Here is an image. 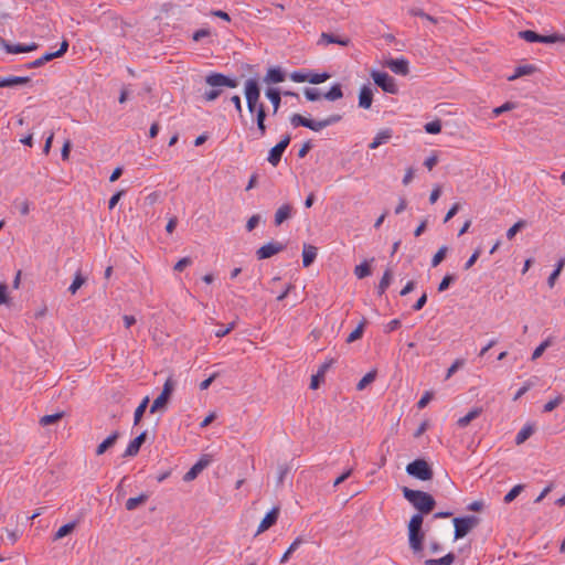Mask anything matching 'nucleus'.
<instances>
[{"mask_svg": "<svg viewBox=\"0 0 565 565\" xmlns=\"http://www.w3.org/2000/svg\"><path fill=\"white\" fill-rule=\"evenodd\" d=\"M479 256H480V248L476 249L475 253L467 260V263L465 264V269L466 270L470 269L475 265V263L478 260Z\"/></svg>", "mask_w": 565, "mask_h": 565, "instance_id": "0e129e2a", "label": "nucleus"}, {"mask_svg": "<svg viewBox=\"0 0 565 565\" xmlns=\"http://www.w3.org/2000/svg\"><path fill=\"white\" fill-rule=\"evenodd\" d=\"M317 257V247L305 244L302 250V264L303 267H309Z\"/></svg>", "mask_w": 565, "mask_h": 565, "instance_id": "5701e85b", "label": "nucleus"}, {"mask_svg": "<svg viewBox=\"0 0 565 565\" xmlns=\"http://www.w3.org/2000/svg\"><path fill=\"white\" fill-rule=\"evenodd\" d=\"M63 417V413H55L52 415H44L40 418V425L45 427L57 423Z\"/></svg>", "mask_w": 565, "mask_h": 565, "instance_id": "4c0bfd02", "label": "nucleus"}, {"mask_svg": "<svg viewBox=\"0 0 565 565\" xmlns=\"http://www.w3.org/2000/svg\"><path fill=\"white\" fill-rule=\"evenodd\" d=\"M235 328V322H231L226 328H221L215 331L216 338H223L228 334Z\"/></svg>", "mask_w": 565, "mask_h": 565, "instance_id": "e2e57ef3", "label": "nucleus"}, {"mask_svg": "<svg viewBox=\"0 0 565 565\" xmlns=\"http://www.w3.org/2000/svg\"><path fill=\"white\" fill-rule=\"evenodd\" d=\"M455 561V554L448 553L444 557L437 559H426V565H451Z\"/></svg>", "mask_w": 565, "mask_h": 565, "instance_id": "c9c22d12", "label": "nucleus"}, {"mask_svg": "<svg viewBox=\"0 0 565 565\" xmlns=\"http://www.w3.org/2000/svg\"><path fill=\"white\" fill-rule=\"evenodd\" d=\"M479 524V518L476 515H468L463 518H455V539H462L466 536L473 527Z\"/></svg>", "mask_w": 565, "mask_h": 565, "instance_id": "20e7f679", "label": "nucleus"}, {"mask_svg": "<svg viewBox=\"0 0 565 565\" xmlns=\"http://www.w3.org/2000/svg\"><path fill=\"white\" fill-rule=\"evenodd\" d=\"M463 364H465V360H461V359L456 360L451 364V366L448 369L447 374H446V379H449L457 370L462 367Z\"/></svg>", "mask_w": 565, "mask_h": 565, "instance_id": "13d9d810", "label": "nucleus"}, {"mask_svg": "<svg viewBox=\"0 0 565 565\" xmlns=\"http://www.w3.org/2000/svg\"><path fill=\"white\" fill-rule=\"evenodd\" d=\"M455 278H456V277H455L454 275H450V274L446 275V276L443 278V280H441V282L439 284V286H438V291H439V292L445 291V290L449 287V285L455 280Z\"/></svg>", "mask_w": 565, "mask_h": 565, "instance_id": "4d7b16f0", "label": "nucleus"}, {"mask_svg": "<svg viewBox=\"0 0 565 565\" xmlns=\"http://www.w3.org/2000/svg\"><path fill=\"white\" fill-rule=\"evenodd\" d=\"M393 136V130L391 128H385L380 130L374 137L373 141L369 145L370 149H376L380 146L390 141Z\"/></svg>", "mask_w": 565, "mask_h": 565, "instance_id": "dca6fc26", "label": "nucleus"}, {"mask_svg": "<svg viewBox=\"0 0 565 565\" xmlns=\"http://www.w3.org/2000/svg\"><path fill=\"white\" fill-rule=\"evenodd\" d=\"M385 66L398 75H406L408 72V62L405 58H390L385 62Z\"/></svg>", "mask_w": 565, "mask_h": 565, "instance_id": "f8f14e48", "label": "nucleus"}, {"mask_svg": "<svg viewBox=\"0 0 565 565\" xmlns=\"http://www.w3.org/2000/svg\"><path fill=\"white\" fill-rule=\"evenodd\" d=\"M124 193H125V191H124V190H121V191H118L117 193H115V194L110 198V200H109V202H108V207H109V210H113V209L116 206V204L118 203V201L120 200V198L124 195Z\"/></svg>", "mask_w": 565, "mask_h": 565, "instance_id": "774afa93", "label": "nucleus"}, {"mask_svg": "<svg viewBox=\"0 0 565 565\" xmlns=\"http://www.w3.org/2000/svg\"><path fill=\"white\" fill-rule=\"evenodd\" d=\"M302 539L297 537L285 552V554L280 558V563H286L289 559V556L302 544Z\"/></svg>", "mask_w": 565, "mask_h": 565, "instance_id": "58836bf2", "label": "nucleus"}, {"mask_svg": "<svg viewBox=\"0 0 565 565\" xmlns=\"http://www.w3.org/2000/svg\"><path fill=\"white\" fill-rule=\"evenodd\" d=\"M392 271L390 269H386L377 287L379 295H383L385 292V290L388 288L392 281Z\"/></svg>", "mask_w": 565, "mask_h": 565, "instance_id": "72a5a7b5", "label": "nucleus"}, {"mask_svg": "<svg viewBox=\"0 0 565 565\" xmlns=\"http://www.w3.org/2000/svg\"><path fill=\"white\" fill-rule=\"evenodd\" d=\"M406 471L408 475L414 476L419 480H424V458H418L408 463Z\"/></svg>", "mask_w": 565, "mask_h": 565, "instance_id": "6ab92c4d", "label": "nucleus"}, {"mask_svg": "<svg viewBox=\"0 0 565 565\" xmlns=\"http://www.w3.org/2000/svg\"><path fill=\"white\" fill-rule=\"evenodd\" d=\"M534 433V429L531 425L524 426L516 435L515 437V444L521 445L525 440H527L532 434Z\"/></svg>", "mask_w": 565, "mask_h": 565, "instance_id": "473e14b6", "label": "nucleus"}, {"mask_svg": "<svg viewBox=\"0 0 565 565\" xmlns=\"http://www.w3.org/2000/svg\"><path fill=\"white\" fill-rule=\"evenodd\" d=\"M149 499V495L146 494V493H141L140 495L136 497V498H129L127 501H126V509L128 511H134L136 510L138 507L145 504Z\"/></svg>", "mask_w": 565, "mask_h": 565, "instance_id": "cd10ccee", "label": "nucleus"}, {"mask_svg": "<svg viewBox=\"0 0 565 565\" xmlns=\"http://www.w3.org/2000/svg\"><path fill=\"white\" fill-rule=\"evenodd\" d=\"M259 221L260 216L258 214L250 216L246 223V230L252 232L258 225Z\"/></svg>", "mask_w": 565, "mask_h": 565, "instance_id": "680f3d73", "label": "nucleus"}, {"mask_svg": "<svg viewBox=\"0 0 565 565\" xmlns=\"http://www.w3.org/2000/svg\"><path fill=\"white\" fill-rule=\"evenodd\" d=\"M365 324H366V320L363 319L359 323V326L349 334V337L347 338V342L352 343V342L359 340L360 338H362Z\"/></svg>", "mask_w": 565, "mask_h": 565, "instance_id": "f704fd0d", "label": "nucleus"}, {"mask_svg": "<svg viewBox=\"0 0 565 565\" xmlns=\"http://www.w3.org/2000/svg\"><path fill=\"white\" fill-rule=\"evenodd\" d=\"M525 226H526V221H524V220H520V221H518L514 225H512V226L508 230V232H507V238H508V239H510V241H511V239H513V238H514V236L516 235V233H518L519 231H521L522 228H524Z\"/></svg>", "mask_w": 565, "mask_h": 565, "instance_id": "c03bdc74", "label": "nucleus"}, {"mask_svg": "<svg viewBox=\"0 0 565 565\" xmlns=\"http://www.w3.org/2000/svg\"><path fill=\"white\" fill-rule=\"evenodd\" d=\"M353 472V468L347 469L342 475H340L333 482V487H338L342 482H344L348 478L351 477Z\"/></svg>", "mask_w": 565, "mask_h": 565, "instance_id": "052dcab7", "label": "nucleus"}, {"mask_svg": "<svg viewBox=\"0 0 565 565\" xmlns=\"http://www.w3.org/2000/svg\"><path fill=\"white\" fill-rule=\"evenodd\" d=\"M294 214V207L289 203H285L278 207L275 213L274 223L276 226L281 225L285 221L289 220Z\"/></svg>", "mask_w": 565, "mask_h": 565, "instance_id": "ddd939ff", "label": "nucleus"}, {"mask_svg": "<svg viewBox=\"0 0 565 565\" xmlns=\"http://www.w3.org/2000/svg\"><path fill=\"white\" fill-rule=\"evenodd\" d=\"M440 194H441V185L437 184L434 186V189L429 195V202L431 204L436 203L438 198L440 196Z\"/></svg>", "mask_w": 565, "mask_h": 565, "instance_id": "338daca9", "label": "nucleus"}, {"mask_svg": "<svg viewBox=\"0 0 565 565\" xmlns=\"http://www.w3.org/2000/svg\"><path fill=\"white\" fill-rule=\"evenodd\" d=\"M191 264L192 259L190 257H183L174 265V270L182 271L185 267L190 266Z\"/></svg>", "mask_w": 565, "mask_h": 565, "instance_id": "bf43d9fd", "label": "nucleus"}, {"mask_svg": "<svg viewBox=\"0 0 565 565\" xmlns=\"http://www.w3.org/2000/svg\"><path fill=\"white\" fill-rule=\"evenodd\" d=\"M0 46L9 54L29 53L35 51L39 47V45L34 42L30 44H11L3 38H0Z\"/></svg>", "mask_w": 565, "mask_h": 565, "instance_id": "6e6552de", "label": "nucleus"}, {"mask_svg": "<svg viewBox=\"0 0 565 565\" xmlns=\"http://www.w3.org/2000/svg\"><path fill=\"white\" fill-rule=\"evenodd\" d=\"M289 143L290 136L286 135L275 147L270 149L267 160L273 167L278 166V163L281 160L282 153L285 152Z\"/></svg>", "mask_w": 565, "mask_h": 565, "instance_id": "0eeeda50", "label": "nucleus"}, {"mask_svg": "<svg viewBox=\"0 0 565 565\" xmlns=\"http://www.w3.org/2000/svg\"><path fill=\"white\" fill-rule=\"evenodd\" d=\"M372 78L384 92L390 94H395L397 92L395 79L387 73L374 71L372 72Z\"/></svg>", "mask_w": 565, "mask_h": 565, "instance_id": "423d86ee", "label": "nucleus"}, {"mask_svg": "<svg viewBox=\"0 0 565 565\" xmlns=\"http://www.w3.org/2000/svg\"><path fill=\"white\" fill-rule=\"evenodd\" d=\"M541 43H565V34L554 33L551 35H541Z\"/></svg>", "mask_w": 565, "mask_h": 565, "instance_id": "ea45409f", "label": "nucleus"}, {"mask_svg": "<svg viewBox=\"0 0 565 565\" xmlns=\"http://www.w3.org/2000/svg\"><path fill=\"white\" fill-rule=\"evenodd\" d=\"M308 118L299 115V114H294L291 117H290V124L294 126V127H299V126H302V127H306L307 128V125H308Z\"/></svg>", "mask_w": 565, "mask_h": 565, "instance_id": "603ef678", "label": "nucleus"}, {"mask_svg": "<svg viewBox=\"0 0 565 565\" xmlns=\"http://www.w3.org/2000/svg\"><path fill=\"white\" fill-rule=\"evenodd\" d=\"M536 71V67L532 64L521 65L515 68V72L508 77V81L512 82L519 77L531 75Z\"/></svg>", "mask_w": 565, "mask_h": 565, "instance_id": "b1692460", "label": "nucleus"}, {"mask_svg": "<svg viewBox=\"0 0 565 565\" xmlns=\"http://www.w3.org/2000/svg\"><path fill=\"white\" fill-rule=\"evenodd\" d=\"M285 248V246L279 242H270L268 244L263 245L260 248L257 249L256 255L258 259H266L269 258L279 252H281Z\"/></svg>", "mask_w": 565, "mask_h": 565, "instance_id": "9d476101", "label": "nucleus"}, {"mask_svg": "<svg viewBox=\"0 0 565 565\" xmlns=\"http://www.w3.org/2000/svg\"><path fill=\"white\" fill-rule=\"evenodd\" d=\"M205 83L212 87L211 90L204 93L203 97L206 102L215 100L222 93V87L235 88L238 85L236 78L228 77L222 73H210L205 77Z\"/></svg>", "mask_w": 565, "mask_h": 565, "instance_id": "f03ea898", "label": "nucleus"}, {"mask_svg": "<svg viewBox=\"0 0 565 565\" xmlns=\"http://www.w3.org/2000/svg\"><path fill=\"white\" fill-rule=\"evenodd\" d=\"M438 162V152L434 151L428 158H426V168L431 170Z\"/></svg>", "mask_w": 565, "mask_h": 565, "instance_id": "69168bd1", "label": "nucleus"}, {"mask_svg": "<svg viewBox=\"0 0 565 565\" xmlns=\"http://www.w3.org/2000/svg\"><path fill=\"white\" fill-rule=\"evenodd\" d=\"M564 401V396L558 394L555 398L548 401L544 407H543V412L545 413H548V412H552L553 409H555L558 405H561Z\"/></svg>", "mask_w": 565, "mask_h": 565, "instance_id": "09e8293b", "label": "nucleus"}, {"mask_svg": "<svg viewBox=\"0 0 565 565\" xmlns=\"http://www.w3.org/2000/svg\"><path fill=\"white\" fill-rule=\"evenodd\" d=\"M285 81V73L280 67L268 68L264 82L266 84H278Z\"/></svg>", "mask_w": 565, "mask_h": 565, "instance_id": "f3484780", "label": "nucleus"}, {"mask_svg": "<svg viewBox=\"0 0 565 565\" xmlns=\"http://www.w3.org/2000/svg\"><path fill=\"white\" fill-rule=\"evenodd\" d=\"M30 82V78L26 76H10L2 78L0 77V87H11L14 85H23Z\"/></svg>", "mask_w": 565, "mask_h": 565, "instance_id": "393cba45", "label": "nucleus"}, {"mask_svg": "<svg viewBox=\"0 0 565 565\" xmlns=\"http://www.w3.org/2000/svg\"><path fill=\"white\" fill-rule=\"evenodd\" d=\"M146 431L141 433L139 436H137L136 438H134L127 446L125 452H124V457H134L136 456L139 450H140V447L141 445L145 443L146 440Z\"/></svg>", "mask_w": 565, "mask_h": 565, "instance_id": "2eb2a0df", "label": "nucleus"}, {"mask_svg": "<svg viewBox=\"0 0 565 565\" xmlns=\"http://www.w3.org/2000/svg\"><path fill=\"white\" fill-rule=\"evenodd\" d=\"M175 387V381L172 377H168L163 384V388L161 394L153 401L150 413H156L162 408H164L171 397Z\"/></svg>", "mask_w": 565, "mask_h": 565, "instance_id": "39448f33", "label": "nucleus"}, {"mask_svg": "<svg viewBox=\"0 0 565 565\" xmlns=\"http://www.w3.org/2000/svg\"><path fill=\"white\" fill-rule=\"evenodd\" d=\"M119 434L118 431L113 433L110 436H108L102 444L98 445L96 449V455L100 456L103 455L108 448L115 445Z\"/></svg>", "mask_w": 565, "mask_h": 565, "instance_id": "c85d7f7f", "label": "nucleus"}, {"mask_svg": "<svg viewBox=\"0 0 565 565\" xmlns=\"http://www.w3.org/2000/svg\"><path fill=\"white\" fill-rule=\"evenodd\" d=\"M482 413V408L481 407H475L472 408L466 416L463 417H460L458 420H457V425L459 427H466L468 426L473 419H476L477 417L480 416V414Z\"/></svg>", "mask_w": 565, "mask_h": 565, "instance_id": "bb28decb", "label": "nucleus"}, {"mask_svg": "<svg viewBox=\"0 0 565 565\" xmlns=\"http://www.w3.org/2000/svg\"><path fill=\"white\" fill-rule=\"evenodd\" d=\"M279 515V508H273L262 520V522L258 525L256 535L267 531L269 527H271L274 524H276Z\"/></svg>", "mask_w": 565, "mask_h": 565, "instance_id": "9b49d317", "label": "nucleus"}, {"mask_svg": "<svg viewBox=\"0 0 565 565\" xmlns=\"http://www.w3.org/2000/svg\"><path fill=\"white\" fill-rule=\"evenodd\" d=\"M402 490L405 499L418 510V513L413 515L408 523L409 546L417 553L422 551L423 535H420V529L424 522V491L412 490L407 487H403Z\"/></svg>", "mask_w": 565, "mask_h": 565, "instance_id": "f257e3e1", "label": "nucleus"}, {"mask_svg": "<svg viewBox=\"0 0 565 565\" xmlns=\"http://www.w3.org/2000/svg\"><path fill=\"white\" fill-rule=\"evenodd\" d=\"M514 107H515V105L513 103L507 102L503 105H501L500 107L494 108L493 109V115L495 117H498V116H500L501 114H503L505 111L512 110Z\"/></svg>", "mask_w": 565, "mask_h": 565, "instance_id": "5fc2aeb1", "label": "nucleus"}, {"mask_svg": "<svg viewBox=\"0 0 565 565\" xmlns=\"http://www.w3.org/2000/svg\"><path fill=\"white\" fill-rule=\"evenodd\" d=\"M85 278L78 271L76 273L73 282L71 284L68 290L72 295L76 294V291L84 285Z\"/></svg>", "mask_w": 565, "mask_h": 565, "instance_id": "a18cd8bd", "label": "nucleus"}, {"mask_svg": "<svg viewBox=\"0 0 565 565\" xmlns=\"http://www.w3.org/2000/svg\"><path fill=\"white\" fill-rule=\"evenodd\" d=\"M149 396H146L141 403L138 405V407L136 408L135 411V414H134V425H138L148 407V404H149Z\"/></svg>", "mask_w": 565, "mask_h": 565, "instance_id": "7c9ffc66", "label": "nucleus"}, {"mask_svg": "<svg viewBox=\"0 0 565 565\" xmlns=\"http://www.w3.org/2000/svg\"><path fill=\"white\" fill-rule=\"evenodd\" d=\"M76 526V522H70L67 524L62 525L54 534L53 540L57 541L63 539L64 536L71 534Z\"/></svg>", "mask_w": 565, "mask_h": 565, "instance_id": "2f4dec72", "label": "nucleus"}, {"mask_svg": "<svg viewBox=\"0 0 565 565\" xmlns=\"http://www.w3.org/2000/svg\"><path fill=\"white\" fill-rule=\"evenodd\" d=\"M289 77L295 83H303L308 82L309 74H306L303 72H292Z\"/></svg>", "mask_w": 565, "mask_h": 565, "instance_id": "6e6d98bb", "label": "nucleus"}, {"mask_svg": "<svg viewBox=\"0 0 565 565\" xmlns=\"http://www.w3.org/2000/svg\"><path fill=\"white\" fill-rule=\"evenodd\" d=\"M376 377V371L373 370V371H370L369 373H366L360 381L359 383L356 384V388L359 391H362L364 390L369 384L373 383V381L375 380Z\"/></svg>", "mask_w": 565, "mask_h": 565, "instance_id": "e433bc0d", "label": "nucleus"}, {"mask_svg": "<svg viewBox=\"0 0 565 565\" xmlns=\"http://www.w3.org/2000/svg\"><path fill=\"white\" fill-rule=\"evenodd\" d=\"M319 43H326V44L335 43V44H339L342 46H348L350 44V39L334 35L332 33L323 32L320 35Z\"/></svg>", "mask_w": 565, "mask_h": 565, "instance_id": "aec40b11", "label": "nucleus"}, {"mask_svg": "<svg viewBox=\"0 0 565 565\" xmlns=\"http://www.w3.org/2000/svg\"><path fill=\"white\" fill-rule=\"evenodd\" d=\"M210 460L207 458H201L196 463H194L189 471L183 476V480L185 482L194 480L199 473L207 467Z\"/></svg>", "mask_w": 565, "mask_h": 565, "instance_id": "4468645a", "label": "nucleus"}, {"mask_svg": "<svg viewBox=\"0 0 565 565\" xmlns=\"http://www.w3.org/2000/svg\"><path fill=\"white\" fill-rule=\"evenodd\" d=\"M265 95L273 104V115H276L279 110L280 103H281L279 89L269 87V88H267Z\"/></svg>", "mask_w": 565, "mask_h": 565, "instance_id": "4be33fe9", "label": "nucleus"}, {"mask_svg": "<svg viewBox=\"0 0 565 565\" xmlns=\"http://www.w3.org/2000/svg\"><path fill=\"white\" fill-rule=\"evenodd\" d=\"M256 114V124H257V130H258V137H264L266 135L267 128L265 125L266 120V110L265 105L259 104Z\"/></svg>", "mask_w": 565, "mask_h": 565, "instance_id": "412c9836", "label": "nucleus"}, {"mask_svg": "<svg viewBox=\"0 0 565 565\" xmlns=\"http://www.w3.org/2000/svg\"><path fill=\"white\" fill-rule=\"evenodd\" d=\"M447 250L448 248L446 246L439 248V250L434 255L431 259L433 267L438 266L445 259Z\"/></svg>", "mask_w": 565, "mask_h": 565, "instance_id": "3c124183", "label": "nucleus"}, {"mask_svg": "<svg viewBox=\"0 0 565 565\" xmlns=\"http://www.w3.org/2000/svg\"><path fill=\"white\" fill-rule=\"evenodd\" d=\"M524 489L523 484H516L505 495H504V503H511Z\"/></svg>", "mask_w": 565, "mask_h": 565, "instance_id": "79ce46f5", "label": "nucleus"}, {"mask_svg": "<svg viewBox=\"0 0 565 565\" xmlns=\"http://www.w3.org/2000/svg\"><path fill=\"white\" fill-rule=\"evenodd\" d=\"M354 274L355 276L359 278V279H362V278H365L367 277L369 275H371V268H370V265L364 262L360 265H358L355 268H354Z\"/></svg>", "mask_w": 565, "mask_h": 565, "instance_id": "a19ab883", "label": "nucleus"}, {"mask_svg": "<svg viewBox=\"0 0 565 565\" xmlns=\"http://www.w3.org/2000/svg\"><path fill=\"white\" fill-rule=\"evenodd\" d=\"M330 76L331 75L329 73H312V74H309L308 82L311 84H321V83L326 82L327 79H329Z\"/></svg>", "mask_w": 565, "mask_h": 565, "instance_id": "8fccbe9b", "label": "nucleus"}, {"mask_svg": "<svg viewBox=\"0 0 565 565\" xmlns=\"http://www.w3.org/2000/svg\"><path fill=\"white\" fill-rule=\"evenodd\" d=\"M342 119V116L339 114L330 115L329 117L321 119V120H308L307 128L313 130V131H320L326 127H329L331 125H334L339 122Z\"/></svg>", "mask_w": 565, "mask_h": 565, "instance_id": "1a4fd4ad", "label": "nucleus"}, {"mask_svg": "<svg viewBox=\"0 0 565 565\" xmlns=\"http://www.w3.org/2000/svg\"><path fill=\"white\" fill-rule=\"evenodd\" d=\"M327 100L334 102L343 97L342 87L340 84H334L331 88L323 95Z\"/></svg>", "mask_w": 565, "mask_h": 565, "instance_id": "c756f323", "label": "nucleus"}, {"mask_svg": "<svg viewBox=\"0 0 565 565\" xmlns=\"http://www.w3.org/2000/svg\"><path fill=\"white\" fill-rule=\"evenodd\" d=\"M245 97L247 103V108L250 114L257 111L259 106V97L260 89L258 86V82L254 78H249L245 82Z\"/></svg>", "mask_w": 565, "mask_h": 565, "instance_id": "7ed1b4c3", "label": "nucleus"}, {"mask_svg": "<svg viewBox=\"0 0 565 565\" xmlns=\"http://www.w3.org/2000/svg\"><path fill=\"white\" fill-rule=\"evenodd\" d=\"M552 345V339L551 338H547L546 340H544L532 353V360H537L539 358L542 356V354L544 353V351Z\"/></svg>", "mask_w": 565, "mask_h": 565, "instance_id": "37998d69", "label": "nucleus"}, {"mask_svg": "<svg viewBox=\"0 0 565 565\" xmlns=\"http://www.w3.org/2000/svg\"><path fill=\"white\" fill-rule=\"evenodd\" d=\"M373 102V90L370 86H362L359 94V106L364 109H369Z\"/></svg>", "mask_w": 565, "mask_h": 565, "instance_id": "a211bd4d", "label": "nucleus"}, {"mask_svg": "<svg viewBox=\"0 0 565 565\" xmlns=\"http://www.w3.org/2000/svg\"><path fill=\"white\" fill-rule=\"evenodd\" d=\"M67 49H68V42L66 40H64L61 43V46H60V49L57 51L45 53L44 55H42L40 57L41 61H42V64L44 65L46 62H50L53 58H56V57H60V56L64 55L66 53Z\"/></svg>", "mask_w": 565, "mask_h": 565, "instance_id": "a878e982", "label": "nucleus"}, {"mask_svg": "<svg viewBox=\"0 0 565 565\" xmlns=\"http://www.w3.org/2000/svg\"><path fill=\"white\" fill-rule=\"evenodd\" d=\"M441 120L440 119H434L429 122H426V134H439L441 131Z\"/></svg>", "mask_w": 565, "mask_h": 565, "instance_id": "49530a36", "label": "nucleus"}, {"mask_svg": "<svg viewBox=\"0 0 565 565\" xmlns=\"http://www.w3.org/2000/svg\"><path fill=\"white\" fill-rule=\"evenodd\" d=\"M305 96L310 102H316L321 98V94L317 88H306Z\"/></svg>", "mask_w": 565, "mask_h": 565, "instance_id": "864d4df0", "label": "nucleus"}, {"mask_svg": "<svg viewBox=\"0 0 565 565\" xmlns=\"http://www.w3.org/2000/svg\"><path fill=\"white\" fill-rule=\"evenodd\" d=\"M519 36L527 42H540L541 39V35L532 30L520 31Z\"/></svg>", "mask_w": 565, "mask_h": 565, "instance_id": "de8ad7c7", "label": "nucleus"}]
</instances>
